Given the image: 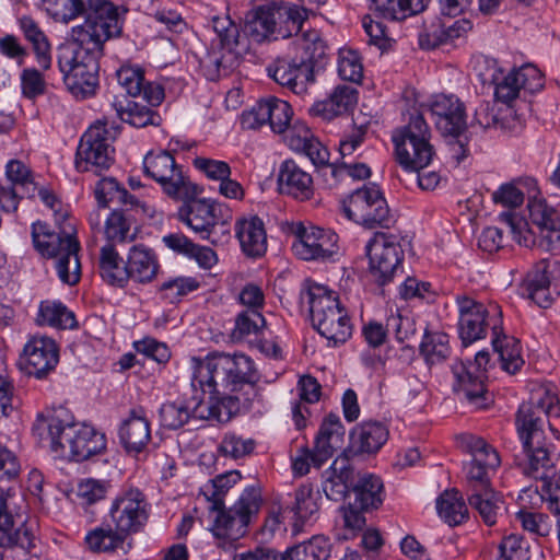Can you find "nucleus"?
<instances>
[{
    "mask_svg": "<svg viewBox=\"0 0 560 560\" xmlns=\"http://www.w3.org/2000/svg\"><path fill=\"white\" fill-rule=\"evenodd\" d=\"M191 388L189 399L168 401L160 408L161 425L177 430L191 419L226 422L238 398L230 394L248 385L254 389L259 373L254 361L245 354L211 353L205 359H191Z\"/></svg>",
    "mask_w": 560,
    "mask_h": 560,
    "instance_id": "nucleus-1",
    "label": "nucleus"
},
{
    "mask_svg": "<svg viewBox=\"0 0 560 560\" xmlns=\"http://www.w3.org/2000/svg\"><path fill=\"white\" fill-rule=\"evenodd\" d=\"M550 416H560L558 397L547 388L537 389L516 413V431L522 443V455L516 457L523 474L540 480L535 492L546 502L547 509L560 515V485L552 483L558 462L553 444L547 439L545 424Z\"/></svg>",
    "mask_w": 560,
    "mask_h": 560,
    "instance_id": "nucleus-2",
    "label": "nucleus"
},
{
    "mask_svg": "<svg viewBox=\"0 0 560 560\" xmlns=\"http://www.w3.org/2000/svg\"><path fill=\"white\" fill-rule=\"evenodd\" d=\"M527 197L529 222L513 212L500 213L513 240L521 246L550 252L560 246V218L558 212L540 197L537 180L521 177L501 185L492 195L495 203L508 208L520 207Z\"/></svg>",
    "mask_w": 560,
    "mask_h": 560,
    "instance_id": "nucleus-3",
    "label": "nucleus"
},
{
    "mask_svg": "<svg viewBox=\"0 0 560 560\" xmlns=\"http://www.w3.org/2000/svg\"><path fill=\"white\" fill-rule=\"evenodd\" d=\"M36 195L54 211L59 228L58 231H50L45 223H33L34 247L42 256L56 260V270L63 283L74 285L81 277L80 243L75 237V229L72 223L66 222L67 212L62 211L61 201L51 190L37 186Z\"/></svg>",
    "mask_w": 560,
    "mask_h": 560,
    "instance_id": "nucleus-4",
    "label": "nucleus"
},
{
    "mask_svg": "<svg viewBox=\"0 0 560 560\" xmlns=\"http://www.w3.org/2000/svg\"><path fill=\"white\" fill-rule=\"evenodd\" d=\"M40 8L56 22L69 23L83 18L80 37L107 40L118 36L121 22L118 8L109 0H39Z\"/></svg>",
    "mask_w": 560,
    "mask_h": 560,
    "instance_id": "nucleus-5",
    "label": "nucleus"
},
{
    "mask_svg": "<svg viewBox=\"0 0 560 560\" xmlns=\"http://www.w3.org/2000/svg\"><path fill=\"white\" fill-rule=\"evenodd\" d=\"M48 436L55 453L83 462L106 451V436L92 425L75 422L66 408H58L48 417Z\"/></svg>",
    "mask_w": 560,
    "mask_h": 560,
    "instance_id": "nucleus-6",
    "label": "nucleus"
},
{
    "mask_svg": "<svg viewBox=\"0 0 560 560\" xmlns=\"http://www.w3.org/2000/svg\"><path fill=\"white\" fill-rule=\"evenodd\" d=\"M79 45H65L58 50V67L69 92L77 98L95 94L98 86V57L106 40L79 37Z\"/></svg>",
    "mask_w": 560,
    "mask_h": 560,
    "instance_id": "nucleus-7",
    "label": "nucleus"
},
{
    "mask_svg": "<svg viewBox=\"0 0 560 560\" xmlns=\"http://www.w3.org/2000/svg\"><path fill=\"white\" fill-rule=\"evenodd\" d=\"M301 303L308 306L313 327L328 347L345 343L352 335V323L337 292L319 283H308L301 292Z\"/></svg>",
    "mask_w": 560,
    "mask_h": 560,
    "instance_id": "nucleus-8",
    "label": "nucleus"
},
{
    "mask_svg": "<svg viewBox=\"0 0 560 560\" xmlns=\"http://www.w3.org/2000/svg\"><path fill=\"white\" fill-rule=\"evenodd\" d=\"M302 47L306 59L277 58L266 70L276 83L304 98L311 96L315 84L314 63L325 55V44L316 32H312L303 35Z\"/></svg>",
    "mask_w": 560,
    "mask_h": 560,
    "instance_id": "nucleus-9",
    "label": "nucleus"
},
{
    "mask_svg": "<svg viewBox=\"0 0 560 560\" xmlns=\"http://www.w3.org/2000/svg\"><path fill=\"white\" fill-rule=\"evenodd\" d=\"M395 156L407 172H419L431 163L434 151L430 143V129L421 114L410 116L406 126L392 133Z\"/></svg>",
    "mask_w": 560,
    "mask_h": 560,
    "instance_id": "nucleus-10",
    "label": "nucleus"
},
{
    "mask_svg": "<svg viewBox=\"0 0 560 560\" xmlns=\"http://www.w3.org/2000/svg\"><path fill=\"white\" fill-rule=\"evenodd\" d=\"M211 26L217 34L218 42H212L211 48L199 63L206 78L214 81L222 71L226 72L237 66L242 49H240V28L229 15L212 16Z\"/></svg>",
    "mask_w": 560,
    "mask_h": 560,
    "instance_id": "nucleus-11",
    "label": "nucleus"
},
{
    "mask_svg": "<svg viewBox=\"0 0 560 560\" xmlns=\"http://www.w3.org/2000/svg\"><path fill=\"white\" fill-rule=\"evenodd\" d=\"M261 506V493L258 487L246 488L238 500L230 508L209 510L215 513L211 532L218 539L236 541L247 533L249 524L257 517Z\"/></svg>",
    "mask_w": 560,
    "mask_h": 560,
    "instance_id": "nucleus-12",
    "label": "nucleus"
},
{
    "mask_svg": "<svg viewBox=\"0 0 560 560\" xmlns=\"http://www.w3.org/2000/svg\"><path fill=\"white\" fill-rule=\"evenodd\" d=\"M458 332L465 347L483 339L488 329L498 334L503 324L502 310L497 303L485 305L467 295H457Z\"/></svg>",
    "mask_w": 560,
    "mask_h": 560,
    "instance_id": "nucleus-13",
    "label": "nucleus"
},
{
    "mask_svg": "<svg viewBox=\"0 0 560 560\" xmlns=\"http://www.w3.org/2000/svg\"><path fill=\"white\" fill-rule=\"evenodd\" d=\"M345 215L368 229L389 228L393 218L386 199L375 185H364L355 189L342 201Z\"/></svg>",
    "mask_w": 560,
    "mask_h": 560,
    "instance_id": "nucleus-14",
    "label": "nucleus"
},
{
    "mask_svg": "<svg viewBox=\"0 0 560 560\" xmlns=\"http://www.w3.org/2000/svg\"><path fill=\"white\" fill-rule=\"evenodd\" d=\"M116 131L107 128L106 122L98 121L91 126L82 136L75 155V167L79 172L101 174L114 162L112 145Z\"/></svg>",
    "mask_w": 560,
    "mask_h": 560,
    "instance_id": "nucleus-15",
    "label": "nucleus"
},
{
    "mask_svg": "<svg viewBox=\"0 0 560 560\" xmlns=\"http://www.w3.org/2000/svg\"><path fill=\"white\" fill-rule=\"evenodd\" d=\"M369 272L378 285L390 282L401 266L404 250L392 234L376 233L365 245Z\"/></svg>",
    "mask_w": 560,
    "mask_h": 560,
    "instance_id": "nucleus-16",
    "label": "nucleus"
},
{
    "mask_svg": "<svg viewBox=\"0 0 560 560\" xmlns=\"http://www.w3.org/2000/svg\"><path fill=\"white\" fill-rule=\"evenodd\" d=\"M144 173L159 183L163 191L180 199L188 194L189 179L167 151L149 152L143 160Z\"/></svg>",
    "mask_w": 560,
    "mask_h": 560,
    "instance_id": "nucleus-17",
    "label": "nucleus"
},
{
    "mask_svg": "<svg viewBox=\"0 0 560 560\" xmlns=\"http://www.w3.org/2000/svg\"><path fill=\"white\" fill-rule=\"evenodd\" d=\"M109 517L113 525L126 532L130 537L141 532L149 517L144 494L137 489L119 494L112 502Z\"/></svg>",
    "mask_w": 560,
    "mask_h": 560,
    "instance_id": "nucleus-18",
    "label": "nucleus"
},
{
    "mask_svg": "<svg viewBox=\"0 0 560 560\" xmlns=\"http://www.w3.org/2000/svg\"><path fill=\"white\" fill-rule=\"evenodd\" d=\"M284 133V141L296 152H303L313 165L326 176L328 173L337 175V166L329 162V151L313 135L311 129L301 121L289 125Z\"/></svg>",
    "mask_w": 560,
    "mask_h": 560,
    "instance_id": "nucleus-19",
    "label": "nucleus"
},
{
    "mask_svg": "<svg viewBox=\"0 0 560 560\" xmlns=\"http://www.w3.org/2000/svg\"><path fill=\"white\" fill-rule=\"evenodd\" d=\"M292 250L303 260L327 259L338 250V235L329 230L299 224Z\"/></svg>",
    "mask_w": 560,
    "mask_h": 560,
    "instance_id": "nucleus-20",
    "label": "nucleus"
},
{
    "mask_svg": "<svg viewBox=\"0 0 560 560\" xmlns=\"http://www.w3.org/2000/svg\"><path fill=\"white\" fill-rule=\"evenodd\" d=\"M292 115L288 102L270 97L259 101L250 110L243 113L241 124L244 129H256L269 124L273 132L283 133L290 125Z\"/></svg>",
    "mask_w": 560,
    "mask_h": 560,
    "instance_id": "nucleus-21",
    "label": "nucleus"
},
{
    "mask_svg": "<svg viewBox=\"0 0 560 560\" xmlns=\"http://www.w3.org/2000/svg\"><path fill=\"white\" fill-rule=\"evenodd\" d=\"M59 362V350L54 339L34 336L24 346L21 368L36 378H44Z\"/></svg>",
    "mask_w": 560,
    "mask_h": 560,
    "instance_id": "nucleus-22",
    "label": "nucleus"
},
{
    "mask_svg": "<svg viewBox=\"0 0 560 560\" xmlns=\"http://www.w3.org/2000/svg\"><path fill=\"white\" fill-rule=\"evenodd\" d=\"M471 368V364L467 366L463 362H456L452 366L455 378L453 389L460 399L466 400L475 409H483L492 402V398L486 389L483 372L474 374Z\"/></svg>",
    "mask_w": 560,
    "mask_h": 560,
    "instance_id": "nucleus-23",
    "label": "nucleus"
},
{
    "mask_svg": "<svg viewBox=\"0 0 560 560\" xmlns=\"http://www.w3.org/2000/svg\"><path fill=\"white\" fill-rule=\"evenodd\" d=\"M85 544L92 552L126 556L133 548V539L112 524H101L88 532Z\"/></svg>",
    "mask_w": 560,
    "mask_h": 560,
    "instance_id": "nucleus-24",
    "label": "nucleus"
},
{
    "mask_svg": "<svg viewBox=\"0 0 560 560\" xmlns=\"http://www.w3.org/2000/svg\"><path fill=\"white\" fill-rule=\"evenodd\" d=\"M436 128L445 136H459L466 128L463 103L455 95L439 94L430 103Z\"/></svg>",
    "mask_w": 560,
    "mask_h": 560,
    "instance_id": "nucleus-25",
    "label": "nucleus"
},
{
    "mask_svg": "<svg viewBox=\"0 0 560 560\" xmlns=\"http://www.w3.org/2000/svg\"><path fill=\"white\" fill-rule=\"evenodd\" d=\"M119 440L128 453L142 452L151 440L150 422L141 407L129 410L119 427Z\"/></svg>",
    "mask_w": 560,
    "mask_h": 560,
    "instance_id": "nucleus-26",
    "label": "nucleus"
},
{
    "mask_svg": "<svg viewBox=\"0 0 560 560\" xmlns=\"http://www.w3.org/2000/svg\"><path fill=\"white\" fill-rule=\"evenodd\" d=\"M220 203L207 199H195L180 209L182 220L202 240H211L213 228L218 223L217 211Z\"/></svg>",
    "mask_w": 560,
    "mask_h": 560,
    "instance_id": "nucleus-27",
    "label": "nucleus"
},
{
    "mask_svg": "<svg viewBox=\"0 0 560 560\" xmlns=\"http://www.w3.org/2000/svg\"><path fill=\"white\" fill-rule=\"evenodd\" d=\"M320 494L314 491L311 485H302L293 494H288L283 502V514L294 518L293 527L299 532L301 527L312 520L319 511Z\"/></svg>",
    "mask_w": 560,
    "mask_h": 560,
    "instance_id": "nucleus-28",
    "label": "nucleus"
},
{
    "mask_svg": "<svg viewBox=\"0 0 560 560\" xmlns=\"http://www.w3.org/2000/svg\"><path fill=\"white\" fill-rule=\"evenodd\" d=\"M278 186L281 194L300 200L310 199L314 191L311 174L293 160H285L281 163Z\"/></svg>",
    "mask_w": 560,
    "mask_h": 560,
    "instance_id": "nucleus-29",
    "label": "nucleus"
},
{
    "mask_svg": "<svg viewBox=\"0 0 560 560\" xmlns=\"http://www.w3.org/2000/svg\"><path fill=\"white\" fill-rule=\"evenodd\" d=\"M235 235L247 257H261L267 250V233L264 221L257 215L242 218L235 223Z\"/></svg>",
    "mask_w": 560,
    "mask_h": 560,
    "instance_id": "nucleus-30",
    "label": "nucleus"
},
{
    "mask_svg": "<svg viewBox=\"0 0 560 560\" xmlns=\"http://www.w3.org/2000/svg\"><path fill=\"white\" fill-rule=\"evenodd\" d=\"M388 428L378 421H365L354 427L350 433V450L353 454H375L387 442Z\"/></svg>",
    "mask_w": 560,
    "mask_h": 560,
    "instance_id": "nucleus-31",
    "label": "nucleus"
},
{
    "mask_svg": "<svg viewBox=\"0 0 560 560\" xmlns=\"http://www.w3.org/2000/svg\"><path fill=\"white\" fill-rule=\"evenodd\" d=\"M357 103V89L349 85H338L326 100L314 103L310 113L325 120H331L335 117L348 114Z\"/></svg>",
    "mask_w": 560,
    "mask_h": 560,
    "instance_id": "nucleus-32",
    "label": "nucleus"
},
{
    "mask_svg": "<svg viewBox=\"0 0 560 560\" xmlns=\"http://www.w3.org/2000/svg\"><path fill=\"white\" fill-rule=\"evenodd\" d=\"M32 546V533L24 523H19L8 508L7 498L0 488V547Z\"/></svg>",
    "mask_w": 560,
    "mask_h": 560,
    "instance_id": "nucleus-33",
    "label": "nucleus"
},
{
    "mask_svg": "<svg viewBox=\"0 0 560 560\" xmlns=\"http://www.w3.org/2000/svg\"><path fill=\"white\" fill-rule=\"evenodd\" d=\"M353 468L347 456L337 457L323 474L322 488L327 499L341 501L349 491Z\"/></svg>",
    "mask_w": 560,
    "mask_h": 560,
    "instance_id": "nucleus-34",
    "label": "nucleus"
},
{
    "mask_svg": "<svg viewBox=\"0 0 560 560\" xmlns=\"http://www.w3.org/2000/svg\"><path fill=\"white\" fill-rule=\"evenodd\" d=\"M345 436V428L337 415H328L322 422L315 439L314 460L325 463L334 452L341 447Z\"/></svg>",
    "mask_w": 560,
    "mask_h": 560,
    "instance_id": "nucleus-35",
    "label": "nucleus"
},
{
    "mask_svg": "<svg viewBox=\"0 0 560 560\" xmlns=\"http://www.w3.org/2000/svg\"><path fill=\"white\" fill-rule=\"evenodd\" d=\"M244 34L254 43L260 44L278 34L272 4L258 5L249 10L244 18Z\"/></svg>",
    "mask_w": 560,
    "mask_h": 560,
    "instance_id": "nucleus-36",
    "label": "nucleus"
},
{
    "mask_svg": "<svg viewBox=\"0 0 560 560\" xmlns=\"http://www.w3.org/2000/svg\"><path fill=\"white\" fill-rule=\"evenodd\" d=\"M159 261L152 249L133 245L127 257L128 280L138 283L151 282L158 275Z\"/></svg>",
    "mask_w": 560,
    "mask_h": 560,
    "instance_id": "nucleus-37",
    "label": "nucleus"
},
{
    "mask_svg": "<svg viewBox=\"0 0 560 560\" xmlns=\"http://www.w3.org/2000/svg\"><path fill=\"white\" fill-rule=\"evenodd\" d=\"M351 492L354 495L355 508L361 510H375L383 503L384 486L376 475L359 474Z\"/></svg>",
    "mask_w": 560,
    "mask_h": 560,
    "instance_id": "nucleus-38",
    "label": "nucleus"
},
{
    "mask_svg": "<svg viewBox=\"0 0 560 560\" xmlns=\"http://www.w3.org/2000/svg\"><path fill=\"white\" fill-rule=\"evenodd\" d=\"M19 25L25 39L32 45L39 68L44 71L48 70L51 66V45L48 37L31 16L20 18Z\"/></svg>",
    "mask_w": 560,
    "mask_h": 560,
    "instance_id": "nucleus-39",
    "label": "nucleus"
},
{
    "mask_svg": "<svg viewBox=\"0 0 560 560\" xmlns=\"http://www.w3.org/2000/svg\"><path fill=\"white\" fill-rule=\"evenodd\" d=\"M95 198L100 207L107 208L110 203H117L125 210L139 207V200L127 189L119 185L114 177H104L95 186Z\"/></svg>",
    "mask_w": 560,
    "mask_h": 560,
    "instance_id": "nucleus-40",
    "label": "nucleus"
},
{
    "mask_svg": "<svg viewBox=\"0 0 560 560\" xmlns=\"http://www.w3.org/2000/svg\"><path fill=\"white\" fill-rule=\"evenodd\" d=\"M275 19L279 21L278 35L282 38L298 35L307 19V9L291 3H273Z\"/></svg>",
    "mask_w": 560,
    "mask_h": 560,
    "instance_id": "nucleus-41",
    "label": "nucleus"
},
{
    "mask_svg": "<svg viewBox=\"0 0 560 560\" xmlns=\"http://www.w3.org/2000/svg\"><path fill=\"white\" fill-rule=\"evenodd\" d=\"M492 346L493 350L499 354L501 366L504 371L514 374L524 364L520 341L512 336L503 334L502 328L498 334H492Z\"/></svg>",
    "mask_w": 560,
    "mask_h": 560,
    "instance_id": "nucleus-42",
    "label": "nucleus"
},
{
    "mask_svg": "<svg viewBox=\"0 0 560 560\" xmlns=\"http://www.w3.org/2000/svg\"><path fill=\"white\" fill-rule=\"evenodd\" d=\"M100 272L104 281L122 288L128 282L127 261L124 262L112 245H104L100 254Z\"/></svg>",
    "mask_w": 560,
    "mask_h": 560,
    "instance_id": "nucleus-43",
    "label": "nucleus"
},
{
    "mask_svg": "<svg viewBox=\"0 0 560 560\" xmlns=\"http://www.w3.org/2000/svg\"><path fill=\"white\" fill-rule=\"evenodd\" d=\"M112 107L121 121L136 128H144L150 125L159 126L161 124L160 115L139 102L128 101L126 106L120 102H115Z\"/></svg>",
    "mask_w": 560,
    "mask_h": 560,
    "instance_id": "nucleus-44",
    "label": "nucleus"
},
{
    "mask_svg": "<svg viewBox=\"0 0 560 560\" xmlns=\"http://www.w3.org/2000/svg\"><path fill=\"white\" fill-rule=\"evenodd\" d=\"M241 479L237 470H231L215 478L208 480L200 487V494L209 503V510H218L224 506V497L229 489L232 488Z\"/></svg>",
    "mask_w": 560,
    "mask_h": 560,
    "instance_id": "nucleus-45",
    "label": "nucleus"
},
{
    "mask_svg": "<svg viewBox=\"0 0 560 560\" xmlns=\"http://www.w3.org/2000/svg\"><path fill=\"white\" fill-rule=\"evenodd\" d=\"M462 445L471 456L469 464L485 466L488 469H498L500 467L501 458L498 451L482 438L464 435L462 438Z\"/></svg>",
    "mask_w": 560,
    "mask_h": 560,
    "instance_id": "nucleus-46",
    "label": "nucleus"
},
{
    "mask_svg": "<svg viewBox=\"0 0 560 560\" xmlns=\"http://www.w3.org/2000/svg\"><path fill=\"white\" fill-rule=\"evenodd\" d=\"M440 517L450 526H457L468 518V509L458 491H445L436 500Z\"/></svg>",
    "mask_w": 560,
    "mask_h": 560,
    "instance_id": "nucleus-47",
    "label": "nucleus"
},
{
    "mask_svg": "<svg viewBox=\"0 0 560 560\" xmlns=\"http://www.w3.org/2000/svg\"><path fill=\"white\" fill-rule=\"evenodd\" d=\"M131 218L126 215L124 210H113L104 224V236L106 245L115 247L119 244H127L135 240L136 234L131 232Z\"/></svg>",
    "mask_w": 560,
    "mask_h": 560,
    "instance_id": "nucleus-48",
    "label": "nucleus"
},
{
    "mask_svg": "<svg viewBox=\"0 0 560 560\" xmlns=\"http://www.w3.org/2000/svg\"><path fill=\"white\" fill-rule=\"evenodd\" d=\"M466 495L469 505L478 512L485 524L492 526L497 523L502 504L500 493L490 489Z\"/></svg>",
    "mask_w": 560,
    "mask_h": 560,
    "instance_id": "nucleus-49",
    "label": "nucleus"
},
{
    "mask_svg": "<svg viewBox=\"0 0 560 560\" xmlns=\"http://www.w3.org/2000/svg\"><path fill=\"white\" fill-rule=\"evenodd\" d=\"M552 288L553 285L549 284L545 275L532 271L527 275L521 290L523 295L546 308L551 305L555 296L560 294L552 292Z\"/></svg>",
    "mask_w": 560,
    "mask_h": 560,
    "instance_id": "nucleus-50",
    "label": "nucleus"
},
{
    "mask_svg": "<svg viewBox=\"0 0 560 560\" xmlns=\"http://www.w3.org/2000/svg\"><path fill=\"white\" fill-rule=\"evenodd\" d=\"M420 352L430 365L440 364L451 355L450 337L442 331L425 332Z\"/></svg>",
    "mask_w": 560,
    "mask_h": 560,
    "instance_id": "nucleus-51",
    "label": "nucleus"
},
{
    "mask_svg": "<svg viewBox=\"0 0 560 560\" xmlns=\"http://www.w3.org/2000/svg\"><path fill=\"white\" fill-rule=\"evenodd\" d=\"M37 320L40 325H49L61 329L77 326L74 314L60 302H42Z\"/></svg>",
    "mask_w": 560,
    "mask_h": 560,
    "instance_id": "nucleus-52",
    "label": "nucleus"
},
{
    "mask_svg": "<svg viewBox=\"0 0 560 560\" xmlns=\"http://www.w3.org/2000/svg\"><path fill=\"white\" fill-rule=\"evenodd\" d=\"M330 553V544L324 536H313L287 551L289 560H326Z\"/></svg>",
    "mask_w": 560,
    "mask_h": 560,
    "instance_id": "nucleus-53",
    "label": "nucleus"
},
{
    "mask_svg": "<svg viewBox=\"0 0 560 560\" xmlns=\"http://www.w3.org/2000/svg\"><path fill=\"white\" fill-rule=\"evenodd\" d=\"M8 179L13 187L21 190L22 196L34 198L36 196L37 184L32 178L31 171L21 161L11 160L5 167Z\"/></svg>",
    "mask_w": 560,
    "mask_h": 560,
    "instance_id": "nucleus-54",
    "label": "nucleus"
},
{
    "mask_svg": "<svg viewBox=\"0 0 560 560\" xmlns=\"http://www.w3.org/2000/svg\"><path fill=\"white\" fill-rule=\"evenodd\" d=\"M198 288L199 282L192 277H175L164 281L159 293L164 301L174 304Z\"/></svg>",
    "mask_w": 560,
    "mask_h": 560,
    "instance_id": "nucleus-55",
    "label": "nucleus"
},
{
    "mask_svg": "<svg viewBox=\"0 0 560 560\" xmlns=\"http://www.w3.org/2000/svg\"><path fill=\"white\" fill-rule=\"evenodd\" d=\"M464 470L466 494L493 489L492 478L498 469H488L485 466L467 463Z\"/></svg>",
    "mask_w": 560,
    "mask_h": 560,
    "instance_id": "nucleus-56",
    "label": "nucleus"
},
{
    "mask_svg": "<svg viewBox=\"0 0 560 560\" xmlns=\"http://www.w3.org/2000/svg\"><path fill=\"white\" fill-rule=\"evenodd\" d=\"M266 326L265 317L258 311L245 310L235 319L233 335L243 338L249 335L257 336Z\"/></svg>",
    "mask_w": 560,
    "mask_h": 560,
    "instance_id": "nucleus-57",
    "label": "nucleus"
},
{
    "mask_svg": "<svg viewBox=\"0 0 560 560\" xmlns=\"http://www.w3.org/2000/svg\"><path fill=\"white\" fill-rule=\"evenodd\" d=\"M116 78L128 95L133 97L140 96L141 85L144 81V73L141 67L129 63L122 65L116 70Z\"/></svg>",
    "mask_w": 560,
    "mask_h": 560,
    "instance_id": "nucleus-58",
    "label": "nucleus"
},
{
    "mask_svg": "<svg viewBox=\"0 0 560 560\" xmlns=\"http://www.w3.org/2000/svg\"><path fill=\"white\" fill-rule=\"evenodd\" d=\"M338 73L345 81L359 82L362 79L363 67L357 51L352 49H340Z\"/></svg>",
    "mask_w": 560,
    "mask_h": 560,
    "instance_id": "nucleus-59",
    "label": "nucleus"
},
{
    "mask_svg": "<svg viewBox=\"0 0 560 560\" xmlns=\"http://www.w3.org/2000/svg\"><path fill=\"white\" fill-rule=\"evenodd\" d=\"M108 488V481L88 478L78 483L77 497L82 505H92L106 497Z\"/></svg>",
    "mask_w": 560,
    "mask_h": 560,
    "instance_id": "nucleus-60",
    "label": "nucleus"
},
{
    "mask_svg": "<svg viewBox=\"0 0 560 560\" xmlns=\"http://www.w3.org/2000/svg\"><path fill=\"white\" fill-rule=\"evenodd\" d=\"M255 445L253 439H243L235 433H226L221 441L219 451L224 456L237 459L253 453Z\"/></svg>",
    "mask_w": 560,
    "mask_h": 560,
    "instance_id": "nucleus-61",
    "label": "nucleus"
},
{
    "mask_svg": "<svg viewBox=\"0 0 560 560\" xmlns=\"http://www.w3.org/2000/svg\"><path fill=\"white\" fill-rule=\"evenodd\" d=\"M362 26L369 38V45H373L382 51L392 46L394 40L388 36L386 25L382 21H377L365 15L362 19Z\"/></svg>",
    "mask_w": 560,
    "mask_h": 560,
    "instance_id": "nucleus-62",
    "label": "nucleus"
},
{
    "mask_svg": "<svg viewBox=\"0 0 560 560\" xmlns=\"http://www.w3.org/2000/svg\"><path fill=\"white\" fill-rule=\"evenodd\" d=\"M419 44L425 49H433L446 44L445 16L436 18L424 25L423 31L419 34Z\"/></svg>",
    "mask_w": 560,
    "mask_h": 560,
    "instance_id": "nucleus-63",
    "label": "nucleus"
},
{
    "mask_svg": "<svg viewBox=\"0 0 560 560\" xmlns=\"http://www.w3.org/2000/svg\"><path fill=\"white\" fill-rule=\"evenodd\" d=\"M500 555L503 560H528L529 547L524 538L516 534L505 536L500 546Z\"/></svg>",
    "mask_w": 560,
    "mask_h": 560,
    "instance_id": "nucleus-64",
    "label": "nucleus"
}]
</instances>
